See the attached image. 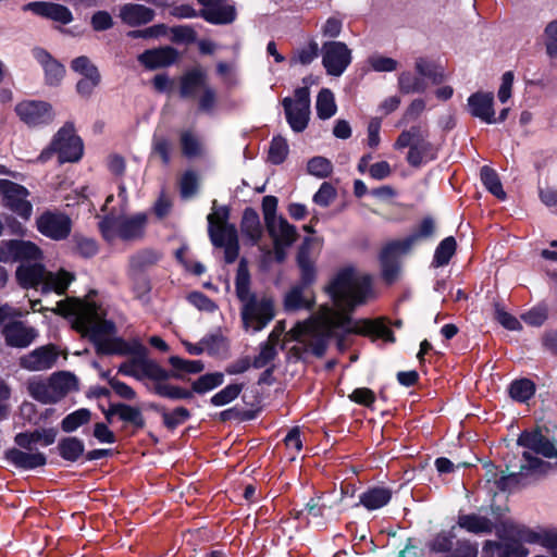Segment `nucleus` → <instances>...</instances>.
<instances>
[{"label":"nucleus","instance_id":"nucleus-1","mask_svg":"<svg viewBox=\"0 0 557 557\" xmlns=\"http://www.w3.org/2000/svg\"><path fill=\"white\" fill-rule=\"evenodd\" d=\"M359 334L381 339L385 345L395 344L393 331L384 319L352 320L347 313L322 308L308 320L297 323L285 334L284 344L290 341L308 344L311 348H322L327 339L335 338L338 344L345 335Z\"/></svg>","mask_w":557,"mask_h":557},{"label":"nucleus","instance_id":"nucleus-2","mask_svg":"<svg viewBox=\"0 0 557 557\" xmlns=\"http://www.w3.org/2000/svg\"><path fill=\"white\" fill-rule=\"evenodd\" d=\"M55 311L67 318L72 326L96 346V348H146L149 343L153 348H168L163 339L157 335L147 342L134 338L126 344L116 336L112 322L103 319V310L91 299L66 298L57 304Z\"/></svg>","mask_w":557,"mask_h":557},{"label":"nucleus","instance_id":"nucleus-3","mask_svg":"<svg viewBox=\"0 0 557 557\" xmlns=\"http://www.w3.org/2000/svg\"><path fill=\"white\" fill-rule=\"evenodd\" d=\"M334 304L343 310H354L374 298L372 277L356 267L341 269L326 287Z\"/></svg>","mask_w":557,"mask_h":557},{"label":"nucleus","instance_id":"nucleus-4","mask_svg":"<svg viewBox=\"0 0 557 557\" xmlns=\"http://www.w3.org/2000/svg\"><path fill=\"white\" fill-rule=\"evenodd\" d=\"M236 296L242 302L243 325L248 332H259L274 318L272 299L257 297L250 292V274L244 260L239 262L236 280Z\"/></svg>","mask_w":557,"mask_h":557},{"label":"nucleus","instance_id":"nucleus-5","mask_svg":"<svg viewBox=\"0 0 557 557\" xmlns=\"http://www.w3.org/2000/svg\"><path fill=\"white\" fill-rule=\"evenodd\" d=\"M552 469L549 461L543 459H531L529 455H521L519 466L512 461L506 465V471H500L492 486L488 487L490 493L494 496L498 492L511 491L516 486H525L548 474Z\"/></svg>","mask_w":557,"mask_h":557},{"label":"nucleus","instance_id":"nucleus-6","mask_svg":"<svg viewBox=\"0 0 557 557\" xmlns=\"http://www.w3.org/2000/svg\"><path fill=\"white\" fill-rule=\"evenodd\" d=\"M16 278L23 287L40 288L42 294L63 295L75 276L64 269L49 271L42 264L34 263L21 264L16 270Z\"/></svg>","mask_w":557,"mask_h":557},{"label":"nucleus","instance_id":"nucleus-7","mask_svg":"<svg viewBox=\"0 0 557 557\" xmlns=\"http://www.w3.org/2000/svg\"><path fill=\"white\" fill-rule=\"evenodd\" d=\"M537 532L523 524L506 523L504 524V533L508 541H485L481 557H527L529 550L521 543H537Z\"/></svg>","mask_w":557,"mask_h":557},{"label":"nucleus","instance_id":"nucleus-8","mask_svg":"<svg viewBox=\"0 0 557 557\" xmlns=\"http://www.w3.org/2000/svg\"><path fill=\"white\" fill-rule=\"evenodd\" d=\"M394 148H409L406 159L413 168H421L437 157V149L429 141L428 132L419 125L403 131L396 139Z\"/></svg>","mask_w":557,"mask_h":557},{"label":"nucleus","instance_id":"nucleus-9","mask_svg":"<svg viewBox=\"0 0 557 557\" xmlns=\"http://www.w3.org/2000/svg\"><path fill=\"white\" fill-rule=\"evenodd\" d=\"M83 152L81 137L76 135L73 124L66 123L53 136L50 146L40 153L39 160L45 162L52 153H57L61 163L76 162L83 157Z\"/></svg>","mask_w":557,"mask_h":557},{"label":"nucleus","instance_id":"nucleus-10","mask_svg":"<svg viewBox=\"0 0 557 557\" xmlns=\"http://www.w3.org/2000/svg\"><path fill=\"white\" fill-rule=\"evenodd\" d=\"M146 224V213H136L132 216H106L99 226L103 237L112 243L117 238L135 240L143 237Z\"/></svg>","mask_w":557,"mask_h":557},{"label":"nucleus","instance_id":"nucleus-11","mask_svg":"<svg viewBox=\"0 0 557 557\" xmlns=\"http://www.w3.org/2000/svg\"><path fill=\"white\" fill-rule=\"evenodd\" d=\"M103 355H123L131 350H97ZM134 354L119 367V373L133 376L136 380L145 377L150 380L168 379L166 370L156 361L149 359L144 352L146 350H132Z\"/></svg>","mask_w":557,"mask_h":557},{"label":"nucleus","instance_id":"nucleus-12","mask_svg":"<svg viewBox=\"0 0 557 557\" xmlns=\"http://www.w3.org/2000/svg\"><path fill=\"white\" fill-rule=\"evenodd\" d=\"M517 445L524 450L522 454L529 455L531 459L553 458L557 453V441L543 434L540 426L524 430L517 438Z\"/></svg>","mask_w":557,"mask_h":557},{"label":"nucleus","instance_id":"nucleus-13","mask_svg":"<svg viewBox=\"0 0 557 557\" xmlns=\"http://www.w3.org/2000/svg\"><path fill=\"white\" fill-rule=\"evenodd\" d=\"M283 107L287 123L294 132H302L309 122L310 116V92L307 87H299L295 90L294 97L283 100Z\"/></svg>","mask_w":557,"mask_h":557},{"label":"nucleus","instance_id":"nucleus-14","mask_svg":"<svg viewBox=\"0 0 557 557\" xmlns=\"http://www.w3.org/2000/svg\"><path fill=\"white\" fill-rule=\"evenodd\" d=\"M0 196L5 208L23 220L30 219L33 205L28 200L29 191L26 187L9 180H0Z\"/></svg>","mask_w":557,"mask_h":557},{"label":"nucleus","instance_id":"nucleus-15","mask_svg":"<svg viewBox=\"0 0 557 557\" xmlns=\"http://www.w3.org/2000/svg\"><path fill=\"white\" fill-rule=\"evenodd\" d=\"M15 112L20 120L29 127H40L52 123L54 111L49 102L42 100H24L16 104Z\"/></svg>","mask_w":557,"mask_h":557},{"label":"nucleus","instance_id":"nucleus-16","mask_svg":"<svg viewBox=\"0 0 557 557\" xmlns=\"http://www.w3.org/2000/svg\"><path fill=\"white\" fill-rule=\"evenodd\" d=\"M351 62V51L342 41H330L322 46V64L329 75L341 76Z\"/></svg>","mask_w":557,"mask_h":557},{"label":"nucleus","instance_id":"nucleus-17","mask_svg":"<svg viewBox=\"0 0 557 557\" xmlns=\"http://www.w3.org/2000/svg\"><path fill=\"white\" fill-rule=\"evenodd\" d=\"M37 230L54 240H61L66 238L72 228L71 219L59 211H45L36 220Z\"/></svg>","mask_w":557,"mask_h":557},{"label":"nucleus","instance_id":"nucleus-18","mask_svg":"<svg viewBox=\"0 0 557 557\" xmlns=\"http://www.w3.org/2000/svg\"><path fill=\"white\" fill-rule=\"evenodd\" d=\"M71 69L81 75L76 84L79 96L88 98L100 84V74L96 65L85 55L75 58L71 62Z\"/></svg>","mask_w":557,"mask_h":557},{"label":"nucleus","instance_id":"nucleus-19","mask_svg":"<svg viewBox=\"0 0 557 557\" xmlns=\"http://www.w3.org/2000/svg\"><path fill=\"white\" fill-rule=\"evenodd\" d=\"M494 94L491 91H476L467 100V110L472 117L486 124H496Z\"/></svg>","mask_w":557,"mask_h":557},{"label":"nucleus","instance_id":"nucleus-20","mask_svg":"<svg viewBox=\"0 0 557 557\" xmlns=\"http://www.w3.org/2000/svg\"><path fill=\"white\" fill-rule=\"evenodd\" d=\"M202 5L200 16L211 24H228L236 17V10L230 0H198Z\"/></svg>","mask_w":557,"mask_h":557},{"label":"nucleus","instance_id":"nucleus-21","mask_svg":"<svg viewBox=\"0 0 557 557\" xmlns=\"http://www.w3.org/2000/svg\"><path fill=\"white\" fill-rule=\"evenodd\" d=\"M2 333L7 344L16 348H24L33 344L38 332L22 321H10L4 324Z\"/></svg>","mask_w":557,"mask_h":557},{"label":"nucleus","instance_id":"nucleus-22","mask_svg":"<svg viewBox=\"0 0 557 557\" xmlns=\"http://www.w3.org/2000/svg\"><path fill=\"white\" fill-rule=\"evenodd\" d=\"M23 10L30 11L36 15L52 20L63 25H67L73 21V14L69 8L59 3L35 1L25 4Z\"/></svg>","mask_w":557,"mask_h":557},{"label":"nucleus","instance_id":"nucleus-23","mask_svg":"<svg viewBox=\"0 0 557 557\" xmlns=\"http://www.w3.org/2000/svg\"><path fill=\"white\" fill-rule=\"evenodd\" d=\"M434 231V220L430 216L424 218L407 238L389 243L385 256L396 250L409 251L417 242L431 237Z\"/></svg>","mask_w":557,"mask_h":557},{"label":"nucleus","instance_id":"nucleus-24","mask_svg":"<svg viewBox=\"0 0 557 557\" xmlns=\"http://www.w3.org/2000/svg\"><path fill=\"white\" fill-rule=\"evenodd\" d=\"M178 59V52L172 47H161L146 50L138 55V61L148 70H156L174 64Z\"/></svg>","mask_w":557,"mask_h":557},{"label":"nucleus","instance_id":"nucleus-25","mask_svg":"<svg viewBox=\"0 0 557 557\" xmlns=\"http://www.w3.org/2000/svg\"><path fill=\"white\" fill-rule=\"evenodd\" d=\"M60 352L61 350H30L20 358V366L28 371L48 370L55 364Z\"/></svg>","mask_w":557,"mask_h":557},{"label":"nucleus","instance_id":"nucleus-26","mask_svg":"<svg viewBox=\"0 0 557 557\" xmlns=\"http://www.w3.org/2000/svg\"><path fill=\"white\" fill-rule=\"evenodd\" d=\"M154 15L156 13L152 9L132 2L121 5L119 10L121 21L131 27L148 24L153 21Z\"/></svg>","mask_w":557,"mask_h":557},{"label":"nucleus","instance_id":"nucleus-27","mask_svg":"<svg viewBox=\"0 0 557 557\" xmlns=\"http://www.w3.org/2000/svg\"><path fill=\"white\" fill-rule=\"evenodd\" d=\"M4 456L11 465L23 470H33L47 463L45 454L40 451L32 453V450L11 448L5 451Z\"/></svg>","mask_w":557,"mask_h":557},{"label":"nucleus","instance_id":"nucleus-28","mask_svg":"<svg viewBox=\"0 0 557 557\" xmlns=\"http://www.w3.org/2000/svg\"><path fill=\"white\" fill-rule=\"evenodd\" d=\"M34 58L45 71L46 83L50 86H58L64 77V66L41 48L34 50Z\"/></svg>","mask_w":557,"mask_h":557},{"label":"nucleus","instance_id":"nucleus-29","mask_svg":"<svg viewBox=\"0 0 557 557\" xmlns=\"http://www.w3.org/2000/svg\"><path fill=\"white\" fill-rule=\"evenodd\" d=\"M207 86V74L200 67H196L181 77L180 95L183 98H196Z\"/></svg>","mask_w":557,"mask_h":557},{"label":"nucleus","instance_id":"nucleus-30","mask_svg":"<svg viewBox=\"0 0 557 557\" xmlns=\"http://www.w3.org/2000/svg\"><path fill=\"white\" fill-rule=\"evenodd\" d=\"M58 431L54 428L37 429L33 432H21L14 437L17 446L26 450H33V445L41 443L44 446H49L54 443Z\"/></svg>","mask_w":557,"mask_h":557},{"label":"nucleus","instance_id":"nucleus-31","mask_svg":"<svg viewBox=\"0 0 557 557\" xmlns=\"http://www.w3.org/2000/svg\"><path fill=\"white\" fill-rule=\"evenodd\" d=\"M211 242L216 247L224 248L225 260L232 263L238 256V235L235 226H227L224 230L223 236L215 234L211 231Z\"/></svg>","mask_w":557,"mask_h":557},{"label":"nucleus","instance_id":"nucleus-32","mask_svg":"<svg viewBox=\"0 0 557 557\" xmlns=\"http://www.w3.org/2000/svg\"><path fill=\"white\" fill-rule=\"evenodd\" d=\"M267 228L276 245L292 246L297 238L296 227L289 224L284 218L269 222Z\"/></svg>","mask_w":557,"mask_h":557},{"label":"nucleus","instance_id":"nucleus-33","mask_svg":"<svg viewBox=\"0 0 557 557\" xmlns=\"http://www.w3.org/2000/svg\"><path fill=\"white\" fill-rule=\"evenodd\" d=\"M313 305V297L305 285L294 286L284 298V308L288 312L310 308Z\"/></svg>","mask_w":557,"mask_h":557},{"label":"nucleus","instance_id":"nucleus-34","mask_svg":"<svg viewBox=\"0 0 557 557\" xmlns=\"http://www.w3.org/2000/svg\"><path fill=\"white\" fill-rule=\"evenodd\" d=\"M391 498L392 491L389 488L374 486L360 494L359 503L356 506L362 505L368 510H376L387 505Z\"/></svg>","mask_w":557,"mask_h":557},{"label":"nucleus","instance_id":"nucleus-35","mask_svg":"<svg viewBox=\"0 0 557 557\" xmlns=\"http://www.w3.org/2000/svg\"><path fill=\"white\" fill-rule=\"evenodd\" d=\"M182 153L188 159L202 158L206 146L201 137L191 129H184L180 134Z\"/></svg>","mask_w":557,"mask_h":557},{"label":"nucleus","instance_id":"nucleus-36","mask_svg":"<svg viewBox=\"0 0 557 557\" xmlns=\"http://www.w3.org/2000/svg\"><path fill=\"white\" fill-rule=\"evenodd\" d=\"M49 380L57 403L64 398L70 392L78 388L76 376L66 371L53 373Z\"/></svg>","mask_w":557,"mask_h":557},{"label":"nucleus","instance_id":"nucleus-37","mask_svg":"<svg viewBox=\"0 0 557 557\" xmlns=\"http://www.w3.org/2000/svg\"><path fill=\"white\" fill-rule=\"evenodd\" d=\"M11 255H12V262L14 261H28L26 264H30V261H37L41 260L42 252L39 249V247L32 243L26 240H11Z\"/></svg>","mask_w":557,"mask_h":557},{"label":"nucleus","instance_id":"nucleus-38","mask_svg":"<svg viewBox=\"0 0 557 557\" xmlns=\"http://www.w3.org/2000/svg\"><path fill=\"white\" fill-rule=\"evenodd\" d=\"M169 363L172 366L173 370H166L168 379L183 380L184 374L200 373L205 369L200 360H187L177 356L170 357Z\"/></svg>","mask_w":557,"mask_h":557},{"label":"nucleus","instance_id":"nucleus-39","mask_svg":"<svg viewBox=\"0 0 557 557\" xmlns=\"http://www.w3.org/2000/svg\"><path fill=\"white\" fill-rule=\"evenodd\" d=\"M457 523L461 529L474 534H490L494 529L491 519L475 513L460 515Z\"/></svg>","mask_w":557,"mask_h":557},{"label":"nucleus","instance_id":"nucleus-40","mask_svg":"<svg viewBox=\"0 0 557 557\" xmlns=\"http://www.w3.org/2000/svg\"><path fill=\"white\" fill-rule=\"evenodd\" d=\"M57 449L62 459L75 462L84 456L85 445L81 438L67 436L59 441Z\"/></svg>","mask_w":557,"mask_h":557},{"label":"nucleus","instance_id":"nucleus-41","mask_svg":"<svg viewBox=\"0 0 557 557\" xmlns=\"http://www.w3.org/2000/svg\"><path fill=\"white\" fill-rule=\"evenodd\" d=\"M169 379H160L153 380L154 384L152 386V392L163 398H168L171 400H182V399H190L193 398V392L186 388H183L178 385H173L166 383Z\"/></svg>","mask_w":557,"mask_h":557},{"label":"nucleus","instance_id":"nucleus-42","mask_svg":"<svg viewBox=\"0 0 557 557\" xmlns=\"http://www.w3.org/2000/svg\"><path fill=\"white\" fill-rule=\"evenodd\" d=\"M319 244L318 238H311L306 237L304 239V243L299 249L298 252V264L301 269V275H302V283L300 285H305L308 287V285L313 281L314 278V270L309 257V248L312 244Z\"/></svg>","mask_w":557,"mask_h":557},{"label":"nucleus","instance_id":"nucleus-43","mask_svg":"<svg viewBox=\"0 0 557 557\" xmlns=\"http://www.w3.org/2000/svg\"><path fill=\"white\" fill-rule=\"evenodd\" d=\"M398 89L400 92L422 94L426 90V81L412 71H404L398 76Z\"/></svg>","mask_w":557,"mask_h":557},{"label":"nucleus","instance_id":"nucleus-44","mask_svg":"<svg viewBox=\"0 0 557 557\" xmlns=\"http://www.w3.org/2000/svg\"><path fill=\"white\" fill-rule=\"evenodd\" d=\"M242 232L250 240L251 245L257 244L262 235L259 215L251 208H247L244 211Z\"/></svg>","mask_w":557,"mask_h":557},{"label":"nucleus","instance_id":"nucleus-45","mask_svg":"<svg viewBox=\"0 0 557 557\" xmlns=\"http://www.w3.org/2000/svg\"><path fill=\"white\" fill-rule=\"evenodd\" d=\"M414 73L423 79H430L432 84H441L445 81L444 71L425 58H417L414 61Z\"/></svg>","mask_w":557,"mask_h":557},{"label":"nucleus","instance_id":"nucleus-46","mask_svg":"<svg viewBox=\"0 0 557 557\" xmlns=\"http://www.w3.org/2000/svg\"><path fill=\"white\" fill-rule=\"evenodd\" d=\"M230 211L226 207H218L216 201H213L212 212L208 215V232L211 237V231L215 234L223 236L224 230L227 226H234L227 223Z\"/></svg>","mask_w":557,"mask_h":557},{"label":"nucleus","instance_id":"nucleus-47","mask_svg":"<svg viewBox=\"0 0 557 557\" xmlns=\"http://www.w3.org/2000/svg\"><path fill=\"white\" fill-rule=\"evenodd\" d=\"M317 113L322 120H327L336 113L334 95L330 89H322L317 97Z\"/></svg>","mask_w":557,"mask_h":557},{"label":"nucleus","instance_id":"nucleus-48","mask_svg":"<svg viewBox=\"0 0 557 557\" xmlns=\"http://www.w3.org/2000/svg\"><path fill=\"white\" fill-rule=\"evenodd\" d=\"M535 393V384L529 379L513 381L509 386V395L512 399L527 403Z\"/></svg>","mask_w":557,"mask_h":557},{"label":"nucleus","instance_id":"nucleus-49","mask_svg":"<svg viewBox=\"0 0 557 557\" xmlns=\"http://www.w3.org/2000/svg\"><path fill=\"white\" fill-rule=\"evenodd\" d=\"M224 382V374L222 372L207 373L199 376L191 384V392L197 394L207 393Z\"/></svg>","mask_w":557,"mask_h":557},{"label":"nucleus","instance_id":"nucleus-50","mask_svg":"<svg viewBox=\"0 0 557 557\" xmlns=\"http://www.w3.org/2000/svg\"><path fill=\"white\" fill-rule=\"evenodd\" d=\"M52 392L50 380H48V382L32 381L28 384V393L30 396L42 404L57 403Z\"/></svg>","mask_w":557,"mask_h":557},{"label":"nucleus","instance_id":"nucleus-51","mask_svg":"<svg viewBox=\"0 0 557 557\" xmlns=\"http://www.w3.org/2000/svg\"><path fill=\"white\" fill-rule=\"evenodd\" d=\"M117 416L120 420L131 423L136 429H144L145 418L138 407H133L124 403H117Z\"/></svg>","mask_w":557,"mask_h":557},{"label":"nucleus","instance_id":"nucleus-52","mask_svg":"<svg viewBox=\"0 0 557 557\" xmlns=\"http://www.w3.org/2000/svg\"><path fill=\"white\" fill-rule=\"evenodd\" d=\"M456 240L453 236L444 238L435 249L433 264L435 267L446 265L456 251Z\"/></svg>","mask_w":557,"mask_h":557},{"label":"nucleus","instance_id":"nucleus-53","mask_svg":"<svg viewBox=\"0 0 557 557\" xmlns=\"http://www.w3.org/2000/svg\"><path fill=\"white\" fill-rule=\"evenodd\" d=\"M91 412L89 409L81 408L70 414H67L61 421V428L66 433H72L79 426L87 424L90 421Z\"/></svg>","mask_w":557,"mask_h":557},{"label":"nucleus","instance_id":"nucleus-54","mask_svg":"<svg viewBox=\"0 0 557 557\" xmlns=\"http://www.w3.org/2000/svg\"><path fill=\"white\" fill-rule=\"evenodd\" d=\"M481 180L486 189L498 199H505L506 193L496 172L487 166L481 169Z\"/></svg>","mask_w":557,"mask_h":557},{"label":"nucleus","instance_id":"nucleus-55","mask_svg":"<svg viewBox=\"0 0 557 557\" xmlns=\"http://www.w3.org/2000/svg\"><path fill=\"white\" fill-rule=\"evenodd\" d=\"M454 529L451 528L449 531H442L437 533L433 540L429 543V547L432 552L435 553H450L454 547V541L456 535L454 533Z\"/></svg>","mask_w":557,"mask_h":557},{"label":"nucleus","instance_id":"nucleus-56","mask_svg":"<svg viewBox=\"0 0 557 557\" xmlns=\"http://www.w3.org/2000/svg\"><path fill=\"white\" fill-rule=\"evenodd\" d=\"M387 249H388V245L383 249V251L381 253L382 271H383L384 277L388 282H393L396 278L397 273H398V265L395 261V258L400 255L406 253L407 251L396 250V251L389 252L388 255L385 256V252Z\"/></svg>","mask_w":557,"mask_h":557},{"label":"nucleus","instance_id":"nucleus-57","mask_svg":"<svg viewBox=\"0 0 557 557\" xmlns=\"http://www.w3.org/2000/svg\"><path fill=\"white\" fill-rule=\"evenodd\" d=\"M160 259V255L151 249L141 250L131 258V268L134 271H141L153 265Z\"/></svg>","mask_w":557,"mask_h":557},{"label":"nucleus","instance_id":"nucleus-58","mask_svg":"<svg viewBox=\"0 0 557 557\" xmlns=\"http://www.w3.org/2000/svg\"><path fill=\"white\" fill-rule=\"evenodd\" d=\"M243 384H230L211 397V404L220 407L230 404L238 397L243 391Z\"/></svg>","mask_w":557,"mask_h":557},{"label":"nucleus","instance_id":"nucleus-59","mask_svg":"<svg viewBox=\"0 0 557 557\" xmlns=\"http://www.w3.org/2000/svg\"><path fill=\"white\" fill-rule=\"evenodd\" d=\"M190 418V412L185 407H176L173 411H163V424L168 430H175Z\"/></svg>","mask_w":557,"mask_h":557},{"label":"nucleus","instance_id":"nucleus-60","mask_svg":"<svg viewBox=\"0 0 557 557\" xmlns=\"http://www.w3.org/2000/svg\"><path fill=\"white\" fill-rule=\"evenodd\" d=\"M288 153V145L286 140L281 137H274L271 141L269 149V160L274 164L282 163Z\"/></svg>","mask_w":557,"mask_h":557},{"label":"nucleus","instance_id":"nucleus-61","mask_svg":"<svg viewBox=\"0 0 557 557\" xmlns=\"http://www.w3.org/2000/svg\"><path fill=\"white\" fill-rule=\"evenodd\" d=\"M307 169L311 175L324 178L332 173L333 166L331 161L327 160L326 158L314 157L311 160H309Z\"/></svg>","mask_w":557,"mask_h":557},{"label":"nucleus","instance_id":"nucleus-62","mask_svg":"<svg viewBox=\"0 0 557 557\" xmlns=\"http://www.w3.org/2000/svg\"><path fill=\"white\" fill-rule=\"evenodd\" d=\"M318 44L310 42L306 47L298 49L290 60L292 64H310L318 57Z\"/></svg>","mask_w":557,"mask_h":557},{"label":"nucleus","instance_id":"nucleus-63","mask_svg":"<svg viewBox=\"0 0 557 557\" xmlns=\"http://www.w3.org/2000/svg\"><path fill=\"white\" fill-rule=\"evenodd\" d=\"M199 185V177L194 171H187L184 173L181 180V194L185 199L191 198Z\"/></svg>","mask_w":557,"mask_h":557},{"label":"nucleus","instance_id":"nucleus-64","mask_svg":"<svg viewBox=\"0 0 557 557\" xmlns=\"http://www.w3.org/2000/svg\"><path fill=\"white\" fill-rule=\"evenodd\" d=\"M368 62L375 72H393L398 67V62L395 59L381 54L371 55Z\"/></svg>","mask_w":557,"mask_h":557}]
</instances>
